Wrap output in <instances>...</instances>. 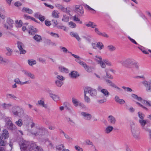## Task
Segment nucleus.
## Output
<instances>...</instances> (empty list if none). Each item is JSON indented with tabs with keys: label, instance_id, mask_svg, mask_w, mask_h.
Segmentation results:
<instances>
[{
	"label": "nucleus",
	"instance_id": "obj_1",
	"mask_svg": "<svg viewBox=\"0 0 151 151\" xmlns=\"http://www.w3.org/2000/svg\"><path fill=\"white\" fill-rule=\"evenodd\" d=\"M19 144L22 151H43L42 149L35 142L30 143L22 140L19 142Z\"/></svg>",
	"mask_w": 151,
	"mask_h": 151
},
{
	"label": "nucleus",
	"instance_id": "obj_2",
	"mask_svg": "<svg viewBox=\"0 0 151 151\" xmlns=\"http://www.w3.org/2000/svg\"><path fill=\"white\" fill-rule=\"evenodd\" d=\"M31 133L35 136H42L48 134V131L45 127L41 126H38L33 128L31 131Z\"/></svg>",
	"mask_w": 151,
	"mask_h": 151
},
{
	"label": "nucleus",
	"instance_id": "obj_3",
	"mask_svg": "<svg viewBox=\"0 0 151 151\" xmlns=\"http://www.w3.org/2000/svg\"><path fill=\"white\" fill-rule=\"evenodd\" d=\"M9 137V133L7 130L4 129L2 131V134L0 137V146H4L6 144L4 140Z\"/></svg>",
	"mask_w": 151,
	"mask_h": 151
},
{
	"label": "nucleus",
	"instance_id": "obj_4",
	"mask_svg": "<svg viewBox=\"0 0 151 151\" xmlns=\"http://www.w3.org/2000/svg\"><path fill=\"white\" fill-rule=\"evenodd\" d=\"M131 130L132 136L134 138L137 140H139L140 138V132L139 128L134 125L131 127Z\"/></svg>",
	"mask_w": 151,
	"mask_h": 151
},
{
	"label": "nucleus",
	"instance_id": "obj_5",
	"mask_svg": "<svg viewBox=\"0 0 151 151\" xmlns=\"http://www.w3.org/2000/svg\"><path fill=\"white\" fill-rule=\"evenodd\" d=\"M96 58L97 59H95V60L98 62V64H99L102 68H105L106 67L105 63L107 65L109 66H111V64L109 61L105 60H104V62L102 60L101 57V56L96 55Z\"/></svg>",
	"mask_w": 151,
	"mask_h": 151
},
{
	"label": "nucleus",
	"instance_id": "obj_6",
	"mask_svg": "<svg viewBox=\"0 0 151 151\" xmlns=\"http://www.w3.org/2000/svg\"><path fill=\"white\" fill-rule=\"evenodd\" d=\"M135 60L132 58H127L125 60H122L120 62L123 66L129 68H132V65Z\"/></svg>",
	"mask_w": 151,
	"mask_h": 151
},
{
	"label": "nucleus",
	"instance_id": "obj_7",
	"mask_svg": "<svg viewBox=\"0 0 151 151\" xmlns=\"http://www.w3.org/2000/svg\"><path fill=\"white\" fill-rule=\"evenodd\" d=\"M81 58L80 59H77L76 60H75L78 63L80 64V65L83 66V67L84 68L85 70L88 72H92V70L94 69L93 67H89V66L87 65V64L81 61L80 60Z\"/></svg>",
	"mask_w": 151,
	"mask_h": 151
},
{
	"label": "nucleus",
	"instance_id": "obj_8",
	"mask_svg": "<svg viewBox=\"0 0 151 151\" xmlns=\"http://www.w3.org/2000/svg\"><path fill=\"white\" fill-rule=\"evenodd\" d=\"M132 97L137 100L140 101L144 105H147L150 106L151 105V101H148L144 99H142L141 97H138L137 95L133 94L132 95Z\"/></svg>",
	"mask_w": 151,
	"mask_h": 151
},
{
	"label": "nucleus",
	"instance_id": "obj_9",
	"mask_svg": "<svg viewBox=\"0 0 151 151\" xmlns=\"http://www.w3.org/2000/svg\"><path fill=\"white\" fill-rule=\"evenodd\" d=\"M6 22L8 25L5 24H4V27L6 29L11 30V28L13 27V25L14 23V21L10 17L7 18Z\"/></svg>",
	"mask_w": 151,
	"mask_h": 151
},
{
	"label": "nucleus",
	"instance_id": "obj_10",
	"mask_svg": "<svg viewBox=\"0 0 151 151\" xmlns=\"http://www.w3.org/2000/svg\"><path fill=\"white\" fill-rule=\"evenodd\" d=\"M86 92V93H88L93 97L95 96L97 94V91L94 88L90 87H86L84 89V92Z\"/></svg>",
	"mask_w": 151,
	"mask_h": 151
},
{
	"label": "nucleus",
	"instance_id": "obj_11",
	"mask_svg": "<svg viewBox=\"0 0 151 151\" xmlns=\"http://www.w3.org/2000/svg\"><path fill=\"white\" fill-rule=\"evenodd\" d=\"M6 120V125L7 128L9 129L12 130H15L16 129V126L13 124L11 120L9 118H7Z\"/></svg>",
	"mask_w": 151,
	"mask_h": 151
},
{
	"label": "nucleus",
	"instance_id": "obj_12",
	"mask_svg": "<svg viewBox=\"0 0 151 151\" xmlns=\"http://www.w3.org/2000/svg\"><path fill=\"white\" fill-rule=\"evenodd\" d=\"M142 83L146 87V91L148 92H151V80L150 82L145 81Z\"/></svg>",
	"mask_w": 151,
	"mask_h": 151
},
{
	"label": "nucleus",
	"instance_id": "obj_13",
	"mask_svg": "<svg viewBox=\"0 0 151 151\" xmlns=\"http://www.w3.org/2000/svg\"><path fill=\"white\" fill-rule=\"evenodd\" d=\"M17 47L19 48L21 54H24L26 52L25 50L23 49L24 47V44L22 42L18 41L17 42Z\"/></svg>",
	"mask_w": 151,
	"mask_h": 151
},
{
	"label": "nucleus",
	"instance_id": "obj_14",
	"mask_svg": "<svg viewBox=\"0 0 151 151\" xmlns=\"http://www.w3.org/2000/svg\"><path fill=\"white\" fill-rule=\"evenodd\" d=\"M75 11L80 16L82 15L84 13L83 7L78 5L75 6Z\"/></svg>",
	"mask_w": 151,
	"mask_h": 151
},
{
	"label": "nucleus",
	"instance_id": "obj_15",
	"mask_svg": "<svg viewBox=\"0 0 151 151\" xmlns=\"http://www.w3.org/2000/svg\"><path fill=\"white\" fill-rule=\"evenodd\" d=\"M22 72L25 76L29 77L31 79H35V75L29 71L25 70H22Z\"/></svg>",
	"mask_w": 151,
	"mask_h": 151
},
{
	"label": "nucleus",
	"instance_id": "obj_16",
	"mask_svg": "<svg viewBox=\"0 0 151 151\" xmlns=\"http://www.w3.org/2000/svg\"><path fill=\"white\" fill-rule=\"evenodd\" d=\"M97 90L99 91L102 93L106 97L108 96L109 95V93L107 90L105 89H102L101 87L100 86L98 87Z\"/></svg>",
	"mask_w": 151,
	"mask_h": 151
},
{
	"label": "nucleus",
	"instance_id": "obj_17",
	"mask_svg": "<svg viewBox=\"0 0 151 151\" xmlns=\"http://www.w3.org/2000/svg\"><path fill=\"white\" fill-rule=\"evenodd\" d=\"M81 114L83 118L86 120L89 121L92 118V115L91 114L87 112H82Z\"/></svg>",
	"mask_w": 151,
	"mask_h": 151
},
{
	"label": "nucleus",
	"instance_id": "obj_18",
	"mask_svg": "<svg viewBox=\"0 0 151 151\" xmlns=\"http://www.w3.org/2000/svg\"><path fill=\"white\" fill-rule=\"evenodd\" d=\"M107 120L108 122L111 124H115L116 122V119L115 117L112 115H109L107 118Z\"/></svg>",
	"mask_w": 151,
	"mask_h": 151
},
{
	"label": "nucleus",
	"instance_id": "obj_19",
	"mask_svg": "<svg viewBox=\"0 0 151 151\" xmlns=\"http://www.w3.org/2000/svg\"><path fill=\"white\" fill-rule=\"evenodd\" d=\"M106 82L109 86L116 88L119 91L121 90V89L120 88L117 86L115 84L112 82V81L111 80L108 79H106Z\"/></svg>",
	"mask_w": 151,
	"mask_h": 151
},
{
	"label": "nucleus",
	"instance_id": "obj_20",
	"mask_svg": "<svg viewBox=\"0 0 151 151\" xmlns=\"http://www.w3.org/2000/svg\"><path fill=\"white\" fill-rule=\"evenodd\" d=\"M95 31L97 34L100 36L106 38L109 37V35H108L105 32H101L99 30V29L97 28H95Z\"/></svg>",
	"mask_w": 151,
	"mask_h": 151
},
{
	"label": "nucleus",
	"instance_id": "obj_21",
	"mask_svg": "<svg viewBox=\"0 0 151 151\" xmlns=\"http://www.w3.org/2000/svg\"><path fill=\"white\" fill-rule=\"evenodd\" d=\"M50 96L55 101H57L59 100V97L58 95H56L52 93V91L49 90L48 91Z\"/></svg>",
	"mask_w": 151,
	"mask_h": 151
},
{
	"label": "nucleus",
	"instance_id": "obj_22",
	"mask_svg": "<svg viewBox=\"0 0 151 151\" xmlns=\"http://www.w3.org/2000/svg\"><path fill=\"white\" fill-rule=\"evenodd\" d=\"M20 109V108L19 106H14L12 107V111L14 115L17 116L18 115V111Z\"/></svg>",
	"mask_w": 151,
	"mask_h": 151
},
{
	"label": "nucleus",
	"instance_id": "obj_23",
	"mask_svg": "<svg viewBox=\"0 0 151 151\" xmlns=\"http://www.w3.org/2000/svg\"><path fill=\"white\" fill-rule=\"evenodd\" d=\"M37 105H39L42 107L46 109L47 107V104H45L44 99L43 98H42L41 99L39 100L37 103L36 104Z\"/></svg>",
	"mask_w": 151,
	"mask_h": 151
},
{
	"label": "nucleus",
	"instance_id": "obj_24",
	"mask_svg": "<svg viewBox=\"0 0 151 151\" xmlns=\"http://www.w3.org/2000/svg\"><path fill=\"white\" fill-rule=\"evenodd\" d=\"M69 76L72 78H76L79 76V75L76 71H73L69 73Z\"/></svg>",
	"mask_w": 151,
	"mask_h": 151
},
{
	"label": "nucleus",
	"instance_id": "obj_25",
	"mask_svg": "<svg viewBox=\"0 0 151 151\" xmlns=\"http://www.w3.org/2000/svg\"><path fill=\"white\" fill-rule=\"evenodd\" d=\"M70 35L71 36L75 37L78 41H80L81 39L77 33L71 32Z\"/></svg>",
	"mask_w": 151,
	"mask_h": 151
},
{
	"label": "nucleus",
	"instance_id": "obj_26",
	"mask_svg": "<svg viewBox=\"0 0 151 151\" xmlns=\"http://www.w3.org/2000/svg\"><path fill=\"white\" fill-rule=\"evenodd\" d=\"M113 127L110 125L108 126L105 130V132L106 134H108L111 132L113 129Z\"/></svg>",
	"mask_w": 151,
	"mask_h": 151
},
{
	"label": "nucleus",
	"instance_id": "obj_27",
	"mask_svg": "<svg viewBox=\"0 0 151 151\" xmlns=\"http://www.w3.org/2000/svg\"><path fill=\"white\" fill-rule=\"evenodd\" d=\"M85 25L87 27H90L93 28H95V27H97V25L93 22H89L88 23L85 24Z\"/></svg>",
	"mask_w": 151,
	"mask_h": 151
},
{
	"label": "nucleus",
	"instance_id": "obj_28",
	"mask_svg": "<svg viewBox=\"0 0 151 151\" xmlns=\"http://www.w3.org/2000/svg\"><path fill=\"white\" fill-rule=\"evenodd\" d=\"M23 12H25L29 14H32L33 13L32 10L28 8L24 7L22 10Z\"/></svg>",
	"mask_w": 151,
	"mask_h": 151
},
{
	"label": "nucleus",
	"instance_id": "obj_29",
	"mask_svg": "<svg viewBox=\"0 0 151 151\" xmlns=\"http://www.w3.org/2000/svg\"><path fill=\"white\" fill-rule=\"evenodd\" d=\"M37 31V29L32 26L30 27L29 31V34L33 35L35 34V33Z\"/></svg>",
	"mask_w": 151,
	"mask_h": 151
},
{
	"label": "nucleus",
	"instance_id": "obj_30",
	"mask_svg": "<svg viewBox=\"0 0 151 151\" xmlns=\"http://www.w3.org/2000/svg\"><path fill=\"white\" fill-rule=\"evenodd\" d=\"M8 62V60L4 59H3V58L0 55V63L2 65H5L6 63Z\"/></svg>",
	"mask_w": 151,
	"mask_h": 151
},
{
	"label": "nucleus",
	"instance_id": "obj_31",
	"mask_svg": "<svg viewBox=\"0 0 151 151\" xmlns=\"http://www.w3.org/2000/svg\"><path fill=\"white\" fill-rule=\"evenodd\" d=\"M59 13L58 11L54 10L52 12V16L53 17L58 18L59 17Z\"/></svg>",
	"mask_w": 151,
	"mask_h": 151
},
{
	"label": "nucleus",
	"instance_id": "obj_32",
	"mask_svg": "<svg viewBox=\"0 0 151 151\" xmlns=\"http://www.w3.org/2000/svg\"><path fill=\"white\" fill-rule=\"evenodd\" d=\"M64 147V145L63 144H61L56 147V150L58 151H63L65 149Z\"/></svg>",
	"mask_w": 151,
	"mask_h": 151
},
{
	"label": "nucleus",
	"instance_id": "obj_33",
	"mask_svg": "<svg viewBox=\"0 0 151 151\" xmlns=\"http://www.w3.org/2000/svg\"><path fill=\"white\" fill-rule=\"evenodd\" d=\"M72 102L74 106L76 107H77L79 105V104L80 103L76 99L74 98H72Z\"/></svg>",
	"mask_w": 151,
	"mask_h": 151
},
{
	"label": "nucleus",
	"instance_id": "obj_34",
	"mask_svg": "<svg viewBox=\"0 0 151 151\" xmlns=\"http://www.w3.org/2000/svg\"><path fill=\"white\" fill-rule=\"evenodd\" d=\"M86 92H84V99L85 101L87 103H89L91 102V99L90 98L86 95Z\"/></svg>",
	"mask_w": 151,
	"mask_h": 151
},
{
	"label": "nucleus",
	"instance_id": "obj_35",
	"mask_svg": "<svg viewBox=\"0 0 151 151\" xmlns=\"http://www.w3.org/2000/svg\"><path fill=\"white\" fill-rule=\"evenodd\" d=\"M6 97L8 99L12 98L15 100H17L18 98L12 94H6Z\"/></svg>",
	"mask_w": 151,
	"mask_h": 151
},
{
	"label": "nucleus",
	"instance_id": "obj_36",
	"mask_svg": "<svg viewBox=\"0 0 151 151\" xmlns=\"http://www.w3.org/2000/svg\"><path fill=\"white\" fill-rule=\"evenodd\" d=\"M139 64L136 61H135L132 65V68H134L136 70H138L139 69Z\"/></svg>",
	"mask_w": 151,
	"mask_h": 151
},
{
	"label": "nucleus",
	"instance_id": "obj_37",
	"mask_svg": "<svg viewBox=\"0 0 151 151\" xmlns=\"http://www.w3.org/2000/svg\"><path fill=\"white\" fill-rule=\"evenodd\" d=\"M5 12V11L3 8H0V17L1 18L3 19H4L5 18V16L3 15V14Z\"/></svg>",
	"mask_w": 151,
	"mask_h": 151
},
{
	"label": "nucleus",
	"instance_id": "obj_38",
	"mask_svg": "<svg viewBox=\"0 0 151 151\" xmlns=\"http://www.w3.org/2000/svg\"><path fill=\"white\" fill-rule=\"evenodd\" d=\"M107 49L109 51L112 52L115 50L116 47L113 45H109L107 46Z\"/></svg>",
	"mask_w": 151,
	"mask_h": 151
},
{
	"label": "nucleus",
	"instance_id": "obj_39",
	"mask_svg": "<svg viewBox=\"0 0 151 151\" xmlns=\"http://www.w3.org/2000/svg\"><path fill=\"white\" fill-rule=\"evenodd\" d=\"M55 6L56 7L58 8L59 9H61L63 11L65 12V10H67V8H65L63 6L60 4H55Z\"/></svg>",
	"mask_w": 151,
	"mask_h": 151
},
{
	"label": "nucleus",
	"instance_id": "obj_40",
	"mask_svg": "<svg viewBox=\"0 0 151 151\" xmlns=\"http://www.w3.org/2000/svg\"><path fill=\"white\" fill-rule=\"evenodd\" d=\"M59 70L62 72H64L66 73H68L69 72L68 70L63 66H60L59 67Z\"/></svg>",
	"mask_w": 151,
	"mask_h": 151
},
{
	"label": "nucleus",
	"instance_id": "obj_41",
	"mask_svg": "<svg viewBox=\"0 0 151 151\" xmlns=\"http://www.w3.org/2000/svg\"><path fill=\"white\" fill-rule=\"evenodd\" d=\"M59 48L64 53H71V52H69L65 47L61 46L59 47Z\"/></svg>",
	"mask_w": 151,
	"mask_h": 151
},
{
	"label": "nucleus",
	"instance_id": "obj_42",
	"mask_svg": "<svg viewBox=\"0 0 151 151\" xmlns=\"http://www.w3.org/2000/svg\"><path fill=\"white\" fill-rule=\"evenodd\" d=\"M2 106L4 109H9L12 106V105L10 104L4 103L3 104Z\"/></svg>",
	"mask_w": 151,
	"mask_h": 151
},
{
	"label": "nucleus",
	"instance_id": "obj_43",
	"mask_svg": "<svg viewBox=\"0 0 151 151\" xmlns=\"http://www.w3.org/2000/svg\"><path fill=\"white\" fill-rule=\"evenodd\" d=\"M56 85L58 87H61L63 85V83L62 81L56 80L55 81Z\"/></svg>",
	"mask_w": 151,
	"mask_h": 151
},
{
	"label": "nucleus",
	"instance_id": "obj_44",
	"mask_svg": "<svg viewBox=\"0 0 151 151\" xmlns=\"http://www.w3.org/2000/svg\"><path fill=\"white\" fill-rule=\"evenodd\" d=\"M28 63L29 65L32 66L36 64V61L35 60L30 59L28 60Z\"/></svg>",
	"mask_w": 151,
	"mask_h": 151
},
{
	"label": "nucleus",
	"instance_id": "obj_45",
	"mask_svg": "<svg viewBox=\"0 0 151 151\" xmlns=\"http://www.w3.org/2000/svg\"><path fill=\"white\" fill-rule=\"evenodd\" d=\"M33 38L37 42H40L42 39L41 36L37 35H36L34 36Z\"/></svg>",
	"mask_w": 151,
	"mask_h": 151
},
{
	"label": "nucleus",
	"instance_id": "obj_46",
	"mask_svg": "<svg viewBox=\"0 0 151 151\" xmlns=\"http://www.w3.org/2000/svg\"><path fill=\"white\" fill-rule=\"evenodd\" d=\"M43 142H44L45 143H46V142H48L49 143L48 145L49 147L51 148H52V147L53 145L52 144L47 138H46L45 140H43Z\"/></svg>",
	"mask_w": 151,
	"mask_h": 151
},
{
	"label": "nucleus",
	"instance_id": "obj_47",
	"mask_svg": "<svg viewBox=\"0 0 151 151\" xmlns=\"http://www.w3.org/2000/svg\"><path fill=\"white\" fill-rule=\"evenodd\" d=\"M139 122L140 124L141 125L144 127L147 124V121L144 119H139Z\"/></svg>",
	"mask_w": 151,
	"mask_h": 151
},
{
	"label": "nucleus",
	"instance_id": "obj_48",
	"mask_svg": "<svg viewBox=\"0 0 151 151\" xmlns=\"http://www.w3.org/2000/svg\"><path fill=\"white\" fill-rule=\"evenodd\" d=\"M16 26L17 28L20 27L22 26V22L20 20L18 22L17 20L16 21Z\"/></svg>",
	"mask_w": 151,
	"mask_h": 151
},
{
	"label": "nucleus",
	"instance_id": "obj_49",
	"mask_svg": "<svg viewBox=\"0 0 151 151\" xmlns=\"http://www.w3.org/2000/svg\"><path fill=\"white\" fill-rule=\"evenodd\" d=\"M97 47L101 50L104 48V46L102 42H99L97 43Z\"/></svg>",
	"mask_w": 151,
	"mask_h": 151
},
{
	"label": "nucleus",
	"instance_id": "obj_50",
	"mask_svg": "<svg viewBox=\"0 0 151 151\" xmlns=\"http://www.w3.org/2000/svg\"><path fill=\"white\" fill-rule=\"evenodd\" d=\"M6 49L8 51V52L6 53V55L8 56H11L12 55V53L13 51L9 47H7Z\"/></svg>",
	"mask_w": 151,
	"mask_h": 151
},
{
	"label": "nucleus",
	"instance_id": "obj_51",
	"mask_svg": "<svg viewBox=\"0 0 151 151\" xmlns=\"http://www.w3.org/2000/svg\"><path fill=\"white\" fill-rule=\"evenodd\" d=\"M73 19L74 21L76 22H78V23L80 24H82V21H81L80 19H79L78 17H77L76 15L73 16Z\"/></svg>",
	"mask_w": 151,
	"mask_h": 151
},
{
	"label": "nucleus",
	"instance_id": "obj_52",
	"mask_svg": "<svg viewBox=\"0 0 151 151\" xmlns=\"http://www.w3.org/2000/svg\"><path fill=\"white\" fill-rule=\"evenodd\" d=\"M69 19V17L66 15H63V17L62 19L63 21L66 22H68Z\"/></svg>",
	"mask_w": 151,
	"mask_h": 151
},
{
	"label": "nucleus",
	"instance_id": "obj_53",
	"mask_svg": "<svg viewBox=\"0 0 151 151\" xmlns=\"http://www.w3.org/2000/svg\"><path fill=\"white\" fill-rule=\"evenodd\" d=\"M16 124L19 127H21L22 125V120L21 119H19L18 121L15 122Z\"/></svg>",
	"mask_w": 151,
	"mask_h": 151
},
{
	"label": "nucleus",
	"instance_id": "obj_54",
	"mask_svg": "<svg viewBox=\"0 0 151 151\" xmlns=\"http://www.w3.org/2000/svg\"><path fill=\"white\" fill-rule=\"evenodd\" d=\"M56 78L57 79V80H60L61 81H63L65 79V78L63 76L60 75H57L56 76Z\"/></svg>",
	"mask_w": 151,
	"mask_h": 151
},
{
	"label": "nucleus",
	"instance_id": "obj_55",
	"mask_svg": "<svg viewBox=\"0 0 151 151\" xmlns=\"http://www.w3.org/2000/svg\"><path fill=\"white\" fill-rule=\"evenodd\" d=\"M69 26L71 28H75L76 27V24L72 22H69Z\"/></svg>",
	"mask_w": 151,
	"mask_h": 151
},
{
	"label": "nucleus",
	"instance_id": "obj_56",
	"mask_svg": "<svg viewBox=\"0 0 151 151\" xmlns=\"http://www.w3.org/2000/svg\"><path fill=\"white\" fill-rule=\"evenodd\" d=\"M136 103L137 105H138L139 106L141 107L144 109H145V110L146 111H148V109H147V108L145 106H144L142 104H141L139 103L138 102H136Z\"/></svg>",
	"mask_w": 151,
	"mask_h": 151
},
{
	"label": "nucleus",
	"instance_id": "obj_57",
	"mask_svg": "<svg viewBox=\"0 0 151 151\" xmlns=\"http://www.w3.org/2000/svg\"><path fill=\"white\" fill-rule=\"evenodd\" d=\"M138 115L140 119H143L145 116V115L142 113L140 112H138Z\"/></svg>",
	"mask_w": 151,
	"mask_h": 151
},
{
	"label": "nucleus",
	"instance_id": "obj_58",
	"mask_svg": "<svg viewBox=\"0 0 151 151\" xmlns=\"http://www.w3.org/2000/svg\"><path fill=\"white\" fill-rule=\"evenodd\" d=\"M66 109L70 113H73L74 111L73 109L71 107L66 106Z\"/></svg>",
	"mask_w": 151,
	"mask_h": 151
},
{
	"label": "nucleus",
	"instance_id": "obj_59",
	"mask_svg": "<svg viewBox=\"0 0 151 151\" xmlns=\"http://www.w3.org/2000/svg\"><path fill=\"white\" fill-rule=\"evenodd\" d=\"M122 88H123L125 90V91H126L127 92H130L132 91V89L131 88L129 87H126L125 86H123L122 87Z\"/></svg>",
	"mask_w": 151,
	"mask_h": 151
},
{
	"label": "nucleus",
	"instance_id": "obj_60",
	"mask_svg": "<svg viewBox=\"0 0 151 151\" xmlns=\"http://www.w3.org/2000/svg\"><path fill=\"white\" fill-rule=\"evenodd\" d=\"M105 72L106 73V77L109 78L113 79V77L111 76V74H109V73H108L106 70H105Z\"/></svg>",
	"mask_w": 151,
	"mask_h": 151
},
{
	"label": "nucleus",
	"instance_id": "obj_61",
	"mask_svg": "<svg viewBox=\"0 0 151 151\" xmlns=\"http://www.w3.org/2000/svg\"><path fill=\"white\" fill-rule=\"evenodd\" d=\"M106 99H104L101 100H97V102L100 103L102 104L106 102Z\"/></svg>",
	"mask_w": 151,
	"mask_h": 151
},
{
	"label": "nucleus",
	"instance_id": "obj_62",
	"mask_svg": "<svg viewBox=\"0 0 151 151\" xmlns=\"http://www.w3.org/2000/svg\"><path fill=\"white\" fill-rule=\"evenodd\" d=\"M50 35L55 37H59V36L58 34L52 32L50 33Z\"/></svg>",
	"mask_w": 151,
	"mask_h": 151
},
{
	"label": "nucleus",
	"instance_id": "obj_63",
	"mask_svg": "<svg viewBox=\"0 0 151 151\" xmlns=\"http://www.w3.org/2000/svg\"><path fill=\"white\" fill-rule=\"evenodd\" d=\"M75 148L78 151H83V149L78 145L75 146Z\"/></svg>",
	"mask_w": 151,
	"mask_h": 151
},
{
	"label": "nucleus",
	"instance_id": "obj_64",
	"mask_svg": "<svg viewBox=\"0 0 151 151\" xmlns=\"http://www.w3.org/2000/svg\"><path fill=\"white\" fill-rule=\"evenodd\" d=\"M128 38L130 40V41L136 45H138V44L136 42V41L134 39L131 38L129 36H128Z\"/></svg>",
	"mask_w": 151,
	"mask_h": 151
}]
</instances>
